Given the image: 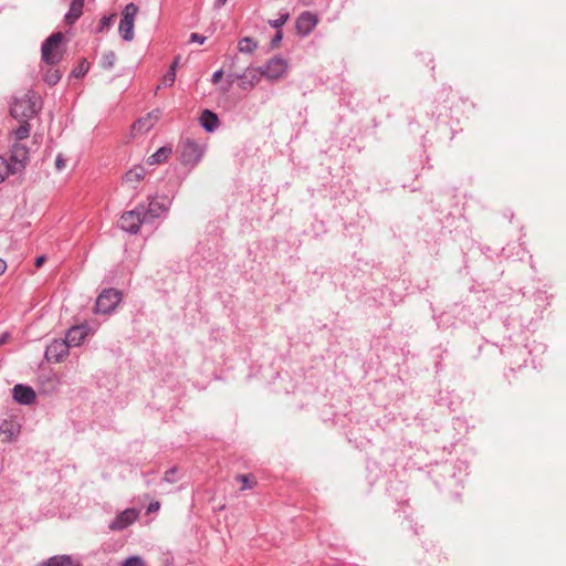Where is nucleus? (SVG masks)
<instances>
[{
    "mask_svg": "<svg viewBox=\"0 0 566 566\" xmlns=\"http://www.w3.org/2000/svg\"><path fill=\"white\" fill-rule=\"evenodd\" d=\"M7 263L4 260L0 259V275L6 271Z\"/></svg>",
    "mask_w": 566,
    "mask_h": 566,
    "instance_id": "a19ab883",
    "label": "nucleus"
},
{
    "mask_svg": "<svg viewBox=\"0 0 566 566\" xmlns=\"http://www.w3.org/2000/svg\"><path fill=\"white\" fill-rule=\"evenodd\" d=\"M170 154H171L170 148L161 147L155 154H153L148 157L147 163L149 165L160 164V163L167 160V158L169 157Z\"/></svg>",
    "mask_w": 566,
    "mask_h": 566,
    "instance_id": "b1692460",
    "label": "nucleus"
},
{
    "mask_svg": "<svg viewBox=\"0 0 566 566\" xmlns=\"http://www.w3.org/2000/svg\"><path fill=\"white\" fill-rule=\"evenodd\" d=\"M138 511L135 509H126L120 512L109 524L112 531H122L133 524L138 517Z\"/></svg>",
    "mask_w": 566,
    "mask_h": 566,
    "instance_id": "1a4fd4ad",
    "label": "nucleus"
},
{
    "mask_svg": "<svg viewBox=\"0 0 566 566\" xmlns=\"http://www.w3.org/2000/svg\"><path fill=\"white\" fill-rule=\"evenodd\" d=\"M227 1H228V0H217V4H218L219 7H221V6H224V4L227 3Z\"/></svg>",
    "mask_w": 566,
    "mask_h": 566,
    "instance_id": "c03bdc74",
    "label": "nucleus"
},
{
    "mask_svg": "<svg viewBox=\"0 0 566 566\" xmlns=\"http://www.w3.org/2000/svg\"><path fill=\"white\" fill-rule=\"evenodd\" d=\"M44 261H45V256H44V255H41V256H39V258H36V259H35V263H34V264H35V266H36V268H40V266H42V264L44 263Z\"/></svg>",
    "mask_w": 566,
    "mask_h": 566,
    "instance_id": "ea45409f",
    "label": "nucleus"
},
{
    "mask_svg": "<svg viewBox=\"0 0 566 566\" xmlns=\"http://www.w3.org/2000/svg\"><path fill=\"white\" fill-rule=\"evenodd\" d=\"M174 473V471H167L165 473V480L168 481V482H172V479H171V474Z\"/></svg>",
    "mask_w": 566,
    "mask_h": 566,
    "instance_id": "79ce46f5",
    "label": "nucleus"
},
{
    "mask_svg": "<svg viewBox=\"0 0 566 566\" xmlns=\"http://www.w3.org/2000/svg\"><path fill=\"white\" fill-rule=\"evenodd\" d=\"M62 41L63 34L61 32L54 33L45 40L42 45V60L46 64L55 65L62 60Z\"/></svg>",
    "mask_w": 566,
    "mask_h": 566,
    "instance_id": "f03ea898",
    "label": "nucleus"
},
{
    "mask_svg": "<svg viewBox=\"0 0 566 566\" xmlns=\"http://www.w3.org/2000/svg\"><path fill=\"white\" fill-rule=\"evenodd\" d=\"M41 108V96L33 91H29L14 98L10 107V113L15 119L30 120L40 112Z\"/></svg>",
    "mask_w": 566,
    "mask_h": 566,
    "instance_id": "f257e3e1",
    "label": "nucleus"
},
{
    "mask_svg": "<svg viewBox=\"0 0 566 566\" xmlns=\"http://www.w3.org/2000/svg\"><path fill=\"white\" fill-rule=\"evenodd\" d=\"M282 36H283L282 32L277 31L275 36L272 40V45L273 46H277L280 44L281 40H282Z\"/></svg>",
    "mask_w": 566,
    "mask_h": 566,
    "instance_id": "e433bc0d",
    "label": "nucleus"
},
{
    "mask_svg": "<svg viewBox=\"0 0 566 566\" xmlns=\"http://www.w3.org/2000/svg\"><path fill=\"white\" fill-rule=\"evenodd\" d=\"M289 69V63L282 57H273L262 69L263 76L269 81L282 78Z\"/></svg>",
    "mask_w": 566,
    "mask_h": 566,
    "instance_id": "423d86ee",
    "label": "nucleus"
},
{
    "mask_svg": "<svg viewBox=\"0 0 566 566\" xmlns=\"http://www.w3.org/2000/svg\"><path fill=\"white\" fill-rule=\"evenodd\" d=\"M222 76H223V71L222 70H219V71L214 72L213 75H212V78H211L212 83L213 84L219 83L220 80L222 78Z\"/></svg>",
    "mask_w": 566,
    "mask_h": 566,
    "instance_id": "f704fd0d",
    "label": "nucleus"
},
{
    "mask_svg": "<svg viewBox=\"0 0 566 566\" xmlns=\"http://www.w3.org/2000/svg\"><path fill=\"white\" fill-rule=\"evenodd\" d=\"M28 159L29 150L25 147V145L19 142H13L11 147V160L13 164L11 166H14L15 168H18V170H20L21 168L24 167Z\"/></svg>",
    "mask_w": 566,
    "mask_h": 566,
    "instance_id": "9b49d317",
    "label": "nucleus"
},
{
    "mask_svg": "<svg viewBox=\"0 0 566 566\" xmlns=\"http://www.w3.org/2000/svg\"><path fill=\"white\" fill-rule=\"evenodd\" d=\"M116 62V54L113 51H107L102 56V65L104 67H112Z\"/></svg>",
    "mask_w": 566,
    "mask_h": 566,
    "instance_id": "c85d7f7f",
    "label": "nucleus"
},
{
    "mask_svg": "<svg viewBox=\"0 0 566 566\" xmlns=\"http://www.w3.org/2000/svg\"><path fill=\"white\" fill-rule=\"evenodd\" d=\"M168 210V206L165 201H159L157 199H153L149 202V207L147 211H144V217L146 221L148 219L158 218L161 213Z\"/></svg>",
    "mask_w": 566,
    "mask_h": 566,
    "instance_id": "f3484780",
    "label": "nucleus"
},
{
    "mask_svg": "<svg viewBox=\"0 0 566 566\" xmlns=\"http://www.w3.org/2000/svg\"><path fill=\"white\" fill-rule=\"evenodd\" d=\"M159 509H160V503L158 501H155V502H151L148 505L147 512L148 513H154V512H157Z\"/></svg>",
    "mask_w": 566,
    "mask_h": 566,
    "instance_id": "72a5a7b5",
    "label": "nucleus"
},
{
    "mask_svg": "<svg viewBox=\"0 0 566 566\" xmlns=\"http://www.w3.org/2000/svg\"><path fill=\"white\" fill-rule=\"evenodd\" d=\"M13 398L20 403L29 405L35 399V392L31 387L23 385H15L13 387Z\"/></svg>",
    "mask_w": 566,
    "mask_h": 566,
    "instance_id": "4468645a",
    "label": "nucleus"
},
{
    "mask_svg": "<svg viewBox=\"0 0 566 566\" xmlns=\"http://www.w3.org/2000/svg\"><path fill=\"white\" fill-rule=\"evenodd\" d=\"M201 146L193 140H186L181 145L180 160L185 165H196L202 157Z\"/></svg>",
    "mask_w": 566,
    "mask_h": 566,
    "instance_id": "0eeeda50",
    "label": "nucleus"
},
{
    "mask_svg": "<svg viewBox=\"0 0 566 566\" xmlns=\"http://www.w3.org/2000/svg\"><path fill=\"white\" fill-rule=\"evenodd\" d=\"M289 19V13H285V14H282L279 19L276 20H270L269 23L270 25H272L273 28H280L282 27L283 24L286 23Z\"/></svg>",
    "mask_w": 566,
    "mask_h": 566,
    "instance_id": "2f4dec72",
    "label": "nucleus"
},
{
    "mask_svg": "<svg viewBox=\"0 0 566 566\" xmlns=\"http://www.w3.org/2000/svg\"><path fill=\"white\" fill-rule=\"evenodd\" d=\"M235 480L241 483V491L250 490L256 484L255 478L251 474H239Z\"/></svg>",
    "mask_w": 566,
    "mask_h": 566,
    "instance_id": "393cba45",
    "label": "nucleus"
},
{
    "mask_svg": "<svg viewBox=\"0 0 566 566\" xmlns=\"http://www.w3.org/2000/svg\"><path fill=\"white\" fill-rule=\"evenodd\" d=\"M84 0H72L70 10L65 15V21L69 24H73L83 12Z\"/></svg>",
    "mask_w": 566,
    "mask_h": 566,
    "instance_id": "a211bd4d",
    "label": "nucleus"
},
{
    "mask_svg": "<svg viewBox=\"0 0 566 566\" xmlns=\"http://www.w3.org/2000/svg\"><path fill=\"white\" fill-rule=\"evenodd\" d=\"M145 169L142 166H135L130 170H128L123 177L124 184L132 188H136L137 185L144 179Z\"/></svg>",
    "mask_w": 566,
    "mask_h": 566,
    "instance_id": "dca6fc26",
    "label": "nucleus"
},
{
    "mask_svg": "<svg viewBox=\"0 0 566 566\" xmlns=\"http://www.w3.org/2000/svg\"><path fill=\"white\" fill-rule=\"evenodd\" d=\"M90 70V63L86 61V60H82L80 62V64L77 65V67H75L72 72V74L75 76V77H82L84 76Z\"/></svg>",
    "mask_w": 566,
    "mask_h": 566,
    "instance_id": "cd10ccee",
    "label": "nucleus"
},
{
    "mask_svg": "<svg viewBox=\"0 0 566 566\" xmlns=\"http://www.w3.org/2000/svg\"><path fill=\"white\" fill-rule=\"evenodd\" d=\"M70 343L65 339H54L45 350V358L52 363H60L69 355Z\"/></svg>",
    "mask_w": 566,
    "mask_h": 566,
    "instance_id": "6e6552de",
    "label": "nucleus"
},
{
    "mask_svg": "<svg viewBox=\"0 0 566 566\" xmlns=\"http://www.w3.org/2000/svg\"><path fill=\"white\" fill-rule=\"evenodd\" d=\"M175 80H176V74H174L172 72H169V71H168V72L163 76V78H161V81H160V84H159L158 88H159V87H170V86H172V85H174V83H175Z\"/></svg>",
    "mask_w": 566,
    "mask_h": 566,
    "instance_id": "c756f323",
    "label": "nucleus"
},
{
    "mask_svg": "<svg viewBox=\"0 0 566 566\" xmlns=\"http://www.w3.org/2000/svg\"><path fill=\"white\" fill-rule=\"evenodd\" d=\"M39 566H81L80 563H75L70 556L61 555L53 556L46 562H43Z\"/></svg>",
    "mask_w": 566,
    "mask_h": 566,
    "instance_id": "412c9836",
    "label": "nucleus"
},
{
    "mask_svg": "<svg viewBox=\"0 0 566 566\" xmlns=\"http://www.w3.org/2000/svg\"><path fill=\"white\" fill-rule=\"evenodd\" d=\"M120 300L122 294L117 290H104L96 300L95 312L101 314L111 313Z\"/></svg>",
    "mask_w": 566,
    "mask_h": 566,
    "instance_id": "20e7f679",
    "label": "nucleus"
},
{
    "mask_svg": "<svg viewBox=\"0 0 566 566\" xmlns=\"http://www.w3.org/2000/svg\"><path fill=\"white\" fill-rule=\"evenodd\" d=\"M7 338H8L7 334L0 336V346L7 342Z\"/></svg>",
    "mask_w": 566,
    "mask_h": 566,
    "instance_id": "37998d69",
    "label": "nucleus"
},
{
    "mask_svg": "<svg viewBox=\"0 0 566 566\" xmlns=\"http://www.w3.org/2000/svg\"><path fill=\"white\" fill-rule=\"evenodd\" d=\"M122 566H145V562L139 556H132L125 559Z\"/></svg>",
    "mask_w": 566,
    "mask_h": 566,
    "instance_id": "7c9ffc66",
    "label": "nucleus"
},
{
    "mask_svg": "<svg viewBox=\"0 0 566 566\" xmlns=\"http://www.w3.org/2000/svg\"><path fill=\"white\" fill-rule=\"evenodd\" d=\"M200 120L208 132L214 130L219 123L217 115L209 109L202 112Z\"/></svg>",
    "mask_w": 566,
    "mask_h": 566,
    "instance_id": "4be33fe9",
    "label": "nucleus"
},
{
    "mask_svg": "<svg viewBox=\"0 0 566 566\" xmlns=\"http://www.w3.org/2000/svg\"><path fill=\"white\" fill-rule=\"evenodd\" d=\"M178 61H179V57H177L170 65L169 67V72H172L174 74H176V70H177V66H178Z\"/></svg>",
    "mask_w": 566,
    "mask_h": 566,
    "instance_id": "58836bf2",
    "label": "nucleus"
},
{
    "mask_svg": "<svg viewBox=\"0 0 566 566\" xmlns=\"http://www.w3.org/2000/svg\"><path fill=\"white\" fill-rule=\"evenodd\" d=\"M55 165H56V168L59 170H61V169H63L65 167V161H64V159L61 156H59L56 158V160H55Z\"/></svg>",
    "mask_w": 566,
    "mask_h": 566,
    "instance_id": "4c0bfd02",
    "label": "nucleus"
},
{
    "mask_svg": "<svg viewBox=\"0 0 566 566\" xmlns=\"http://www.w3.org/2000/svg\"><path fill=\"white\" fill-rule=\"evenodd\" d=\"M137 13L138 7L134 3H128L123 11L119 33L125 41H132L134 39V24Z\"/></svg>",
    "mask_w": 566,
    "mask_h": 566,
    "instance_id": "7ed1b4c3",
    "label": "nucleus"
},
{
    "mask_svg": "<svg viewBox=\"0 0 566 566\" xmlns=\"http://www.w3.org/2000/svg\"><path fill=\"white\" fill-rule=\"evenodd\" d=\"M43 78L49 85H55L61 78V73L59 70L51 67L45 72Z\"/></svg>",
    "mask_w": 566,
    "mask_h": 566,
    "instance_id": "bb28decb",
    "label": "nucleus"
},
{
    "mask_svg": "<svg viewBox=\"0 0 566 566\" xmlns=\"http://www.w3.org/2000/svg\"><path fill=\"white\" fill-rule=\"evenodd\" d=\"M18 171V168L9 165L3 157L0 156V184L8 177L10 174H14Z\"/></svg>",
    "mask_w": 566,
    "mask_h": 566,
    "instance_id": "a878e982",
    "label": "nucleus"
},
{
    "mask_svg": "<svg viewBox=\"0 0 566 566\" xmlns=\"http://www.w3.org/2000/svg\"><path fill=\"white\" fill-rule=\"evenodd\" d=\"M113 17H114V15H111V17H103V18H102V20H101V31H102L104 28H106V27H108V25H109L111 20H112V18H113Z\"/></svg>",
    "mask_w": 566,
    "mask_h": 566,
    "instance_id": "c9c22d12",
    "label": "nucleus"
},
{
    "mask_svg": "<svg viewBox=\"0 0 566 566\" xmlns=\"http://www.w3.org/2000/svg\"><path fill=\"white\" fill-rule=\"evenodd\" d=\"M206 39H207L206 36L198 34V33H191V35H190V42H196L199 44H203Z\"/></svg>",
    "mask_w": 566,
    "mask_h": 566,
    "instance_id": "473e14b6",
    "label": "nucleus"
},
{
    "mask_svg": "<svg viewBox=\"0 0 566 566\" xmlns=\"http://www.w3.org/2000/svg\"><path fill=\"white\" fill-rule=\"evenodd\" d=\"M20 122V125L12 129V137L13 142L21 143L23 139H27L30 135L31 125L29 124V120L25 119H18Z\"/></svg>",
    "mask_w": 566,
    "mask_h": 566,
    "instance_id": "aec40b11",
    "label": "nucleus"
},
{
    "mask_svg": "<svg viewBox=\"0 0 566 566\" xmlns=\"http://www.w3.org/2000/svg\"><path fill=\"white\" fill-rule=\"evenodd\" d=\"M263 77L262 67H248L240 78L239 86L242 90L253 88Z\"/></svg>",
    "mask_w": 566,
    "mask_h": 566,
    "instance_id": "9d476101",
    "label": "nucleus"
},
{
    "mask_svg": "<svg viewBox=\"0 0 566 566\" xmlns=\"http://www.w3.org/2000/svg\"><path fill=\"white\" fill-rule=\"evenodd\" d=\"M158 112L149 113L145 117L139 118L133 124V132L139 134L147 133L158 122Z\"/></svg>",
    "mask_w": 566,
    "mask_h": 566,
    "instance_id": "ddd939ff",
    "label": "nucleus"
},
{
    "mask_svg": "<svg viewBox=\"0 0 566 566\" xmlns=\"http://www.w3.org/2000/svg\"><path fill=\"white\" fill-rule=\"evenodd\" d=\"M86 332L82 326H73L69 329L65 340L70 343V346H78L85 338Z\"/></svg>",
    "mask_w": 566,
    "mask_h": 566,
    "instance_id": "6ab92c4d",
    "label": "nucleus"
},
{
    "mask_svg": "<svg viewBox=\"0 0 566 566\" xmlns=\"http://www.w3.org/2000/svg\"><path fill=\"white\" fill-rule=\"evenodd\" d=\"M145 221L144 208L137 207L136 209L122 214L119 219V227L127 232L137 233L142 223Z\"/></svg>",
    "mask_w": 566,
    "mask_h": 566,
    "instance_id": "39448f33",
    "label": "nucleus"
},
{
    "mask_svg": "<svg viewBox=\"0 0 566 566\" xmlns=\"http://www.w3.org/2000/svg\"><path fill=\"white\" fill-rule=\"evenodd\" d=\"M258 48V41L250 36L242 38L238 43L241 53H253Z\"/></svg>",
    "mask_w": 566,
    "mask_h": 566,
    "instance_id": "5701e85b",
    "label": "nucleus"
},
{
    "mask_svg": "<svg viewBox=\"0 0 566 566\" xmlns=\"http://www.w3.org/2000/svg\"><path fill=\"white\" fill-rule=\"evenodd\" d=\"M20 426L12 420H4L0 423V439L3 442H9L18 436Z\"/></svg>",
    "mask_w": 566,
    "mask_h": 566,
    "instance_id": "2eb2a0df",
    "label": "nucleus"
},
{
    "mask_svg": "<svg viewBox=\"0 0 566 566\" xmlns=\"http://www.w3.org/2000/svg\"><path fill=\"white\" fill-rule=\"evenodd\" d=\"M317 17L311 12H303L296 20V30L302 35L310 34L316 27Z\"/></svg>",
    "mask_w": 566,
    "mask_h": 566,
    "instance_id": "f8f14e48",
    "label": "nucleus"
}]
</instances>
